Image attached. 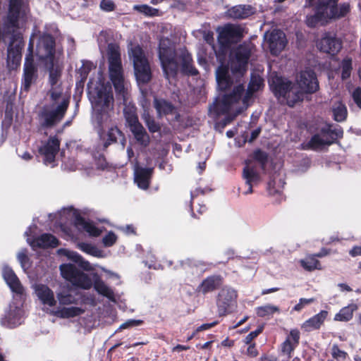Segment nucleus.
Listing matches in <instances>:
<instances>
[{
  "mask_svg": "<svg viewBox=\"0 0 361 361\" xmlns=\"http://www.w3.org/2000/svg\"><path fill=\"white\" fill-rule=\"evenodd\" d=\"M216 80L219 90L225 92L220 102L213 106L214 113H224L233 110L236 114H240L250 105V102L255 92L264 87V80L257 73L251 74L250 81L247 91L245 92L242 84H234L231 78L227 68L219 67L216 71Z\"/></svg>",
  "mask_w": 361,
  "mask_h": 361,
  "instance_id": "obj_1",
  "label": "nucleus"
},
{
  "mask_svg": "<svg viewBox=\"0 0 361 361\" xmlns=\"http://www.w3.org/2000/svg\"><path fill=\"white\" fill-rule=\"evenodd\" d=\"M27 13V9L22 0H10L8 13L4 23V32L12 35L7 55L8 66L11 68L19 65L21 59L24 44L20 30L25 25Z\"/></svg>",
  "mask_w": 361,
  "mask_h": 361,
  "instance_id": "obj_2",
  "label": "nucleus"
},
{
  "mask_svg": "<svg viewBox=\"0 0 361 361\" xmlns=\"http://www.w3.org/2000/svg\"><path fill=\"white\" fill-rule=\"evenodd\" d=\"M90 99L93 109V118L102 128L108 126L114 113V97L111 88L99 85L92 89L89 87Z\"/></svg>",
  "mask_w": 361,
  "mask_h": 361,
  "instance_id": "obj_3",
  "label": "nucleus"
},
{
  "mask_svg": "<svg viewBox=\"0 0 361 361\" xmlns=\"http://www.w3.org/2000/svg\"><path fill=\"white\" fill-rule=\"evenodd\" d=\"M59 269L62 277L73 286L88 290L94 285V289L99 294L106 297L111 301L115 300L112 289L102 281L97 275H95L96 278L94 283H92L91 278L87 274L82 272L72 264H61Z\"/></svg>",
  "mask_w": 361,
  "mask_h": 361,
  "instance_id": "obj_4",
  "label": "nucleus"
},
{
  "mask_svg": "<svg viewBox=\"0 0 361 361\" xmlns=\"http://www.w3.org/2000/svg\"><path fill=\"white\" fill-rule=\"evenodd\" d=\"M52 104L45 107L41 114L42 125L51 127L59 123L68 109L69 99L63 94L61 86H51L49 90Z\"/></svg>",
  "mask_w": 361,
  "mask_h": 361,
  "instance_id": "obj_5",
  "label": "nucleus"
},
{
  "mask_svg": "<svg viewBox=\"0 0 361 361\" xmlns=\"http://www.w3.org/2000/svg\"><path fill=\"white\" fill-rule=\"evenodd\" d=\"M255 49L250 42H245L234 49L230 56L229 66L234 73L244 74L247 69L249 59Z\"/></svg>",
  "mask_w": 361,
  "mask_h": 361,
  "instance_id": "obj_6",
  "label": "nucleus"
},
{
  "mask_svg": "<svg viewBox=\"0 0 361 361\" xmlns=\"http://www.w3.org/2000/svg\"><path fill=\"white\" fill-rule=\"evenodd\" d=\"M159 60L167 79L174 77L178 71V63L175 59V49L171 41L166 37L159 39Z\"/></svg>",
  "mask_w": 361,
  "mask_h": 361,
  "instance_id": "obj_7",
  "label": "nucleus"
},
{
  "mask_svg": "<svg viewBox=\"0 0 361 361\" xmlns=\"http://www.w3.org/2000/svg\"><path fill=\"white\" fill-rule=\"evenodd\" d=\"M129 56L133 60L135 74L138 82H149L151 79V70L142 49L139 46H135L129 51Z\"/></svg>",
  "mask_w": 361,
  "mask_h": 361,
  "instance_id": "obj_8",
  "label": "nucleus"
},
{
  "mask_svg": "<svg viewBox=\"0 0 361 361\" xmlns=\"http://www.w3.org/2000/svg\"><path fill=\"white\" fill-rule=\"evenodd\" d=\"M57 52H60L63 56L62 49L55 48V40L51 35L39 32L36 47V55L39 59L44 63L53 61Z\"/></svg>",
  "mask_w": 361,
  "mask_h": 361,
  "instance_id": "obj_9",
  "label": "nucleus"
},
{
  "mask_svg": "<svg viewBox=\"0 0 361 361\" xmlns=\"http://www.w3.org/2000/svg\"><path fill=\"white\" fill-rule=\"evenodd\" d=\"M343 130L341 128H333L331 126L324 128L320 133L314 135L310 140L309 146L314 149H319L324 145H330L338 139L343 137Z\"/></svg>",
  "mask_w": 361,
  "mask_h": 361,
  "instance_id": "obj_10",
  "label": "nucleus"
},
{
  "mask_svg": "<svg viewBox=\"0 0 361 361\" xmlns=\"http://www.w3.org/2000/svg\"><path fill=\"white\" fill-rule=\"evenodd\" d=\"M37 37L36 33L32 35L29 46L27 48L28 54L25 57V62L24 65V74L22 81L21 89L27 91L31 85L35 81L37 78V68L33 62V49L35 39Z\"/></svg>",
  "mask_w": 361,
  "mask_h": 361,
  "instance_id": "obj_11",
  "label": "nucleus"
},
{
  "mask_svg": "<svg viewBox=\"0 0 361 361\" xmlns=\"http://www.w3.org/2000/svg\"><path fill=\"white\" fill-rule=\"evenodd\" d=\"M109 79L114 86L117 100L123 104L130 99V85L124 78L123 71L109 73Z\"/></svg>",
  "mask_w": 361,
  "mask_h": 361,
  "instance_id": "obj_12",
  "label": "nucleus"
},
{
  "mask_svg": "<svg viewBox=\"0 0 361 361\" xmlns=\"http://www.w3.org/2000/svg\"><path fill=\"white\" fill-rule=\"evenodd\" d=\"M109 79L114 86L117 100L123 104L130 99V85L124 78L123 71L109 73Z\"/></svg>",
  "mask_w": 361,
  "mask_h": 361,
  "instance_id": "obj_13",
  "label": "nucleus"
},
{
  "mask_svg": "<svg viewBox=\"0 0 361 361\" xmlns=\"http://www.w3.org/2000/svg\"><path fill=\"white\" fill-rule=\"evenodd\" d=\"M236 298V291L231 288L226 287L220 290L216 301L220 316H224L231 311L235 305Z\"/></svg>",
  "mask_w": 361,
  "mask_h": 361,
  "instance_id": "obj_14",
  "label": "nucleus"
},
{
  "mask_svg": "<svg viewBox=\"0 0 361 361\" xmlns=\"http://www.w3.org/2000/svg\"><path fill=\"white\" fill-rule=\"evenodd\" d=\"M64 56L60 52L54 56L53 61L44 63L49 70V82L51 86H61V74L63 69Z\"/></svg>",
  "mask_w": 361,
  "mask_h": 361,
  "instance_id": "obj_15",
  "label": "nucleus"
},
{
  "mask_svg": "<svg viewBox=\"0 0 361 361\" xmlns=\"http://www.w3.org/2000/svg\"><path fill=\"white\" fill-rule=\"evenodd\" d=\"M243 37V30L240 26L227 25L219 33L218 40L224 47L240 41Z\"/></svg>",
  "mask_w": 361,
  "mask_h": 361,
  "instance_id": "obj_16",
  "label": "nucleus"
},
{
  "mask_svg": "<svg viewBox=\"0 0 361 361\" xmlns=\"http://www.w3.org/2000/svg\"><path fill=\"white\" fill-rule=\"evenodd\" d=\"M297 85L307 94L315 92L319 88V84L313 71L307 69L301 71L297 77Z\"/></svg>",
  "mask_w": 361,
  "mask_h": 361,
  "instance_id": "obj_17",
  "label": "nucleus"
},
{
  "mask_svg": "<svg viewBox=\"0 0 361 361\" xmlns=\"http://www.w3.org/2000/svg\"><path fill=\"white\" fill-rule=\"evenodd\" d=\"M264 37L273 55H278L286 45V35L279 30H274L271 32H266Z\"/></svg>",
  "mask_w": 361,
  "mask_h": 361,
  "instance_id": "obj_18",
  "label": "nucleus"
},
{
  "mask_svg": "<svg viewBox=\"0 0 361 361\" xmlns=\"http://www.w3.org/2000/svg\"><path fill=\"white\" fill-rule=\"evenodd\" d=\"M317 47L323 52L334 55L341 50L342 45L338 38L330 34H326L318 42Z\"/></svg>",
  "mask_w": 361,
  "mask_h": 361,
  "instance_id": "obj_19",
  "label": "nucleus"
},
{
  "mask_svg": "<svg viewBox=\"0 0 361 361\" xmlns=\"http://www.w3.org/2000/svg\"><path fill=\"white\" fill-rule=\"evenodd\" d=\"M60 142L55 137H51L48 142L39 149V152L44 157L46 164H51L59 150Z\"/></svg>",
  "mask_w": 361,
  "mask_h": 361,
  "instance_id": "obj_20",
  "label": "nucleus"
},
{
  "mask_svg": "<svg viewBox=\"0 0 361 361\" xmlns=\"http://www.w3.org/2000/svg\"><path fill=\"white\" fill-rule=\"evenodd\" d=\"M109 73L123 71L121 63L120 48L115 44L108 46Z\"/></svg>",
  "mask_w": 361,
  "mask_h": 361,
  "instance_id": "obj_21",
  "label": "nucleus"
},
{
  "mask_svg": "<svg viewBox=\"0 0 361 361\" xmlns=\"http://www.w3.org/2000/svg\"><path fill=\"white\" fill-rule=\"evenodd\" d=\"M35 293L40 302L49 307L55 305L56 301L53 291L46 285L37 283L33 286Z\"/></svg>",
  "mask_w": 361,
  "mask_h": 361,
  "instance_id": "obj_22",
  "label": "nucleus"
},
{
  "mask_svg": "<svg viewBox=\"0 0 361 361\" xmlns=\"http://www.w3.org/2000/svg\"><path fill=\"white\" fill-rule=\"evenodd\" d=\"M243 177L248 185V189L244 193L245 195L252 192V184L257 183L259 180V175L256 170V166L250 160L245 161V166L243 171Z\"/></svg>",
  "mask_w": 361,
  "mask_h": 361,
  "instance_id": "obj_23",
  "label": "nucleus"
},
{
  "mask_svg": "<svg viewBox=\"0 0 361 361\" xmlns=\"http://www.w3.org/2000/svg\"><path fill=\"white\" fill-rule=\"evenodd\" d=\"M292 85V82L288 79L276 75L272 76L270 80V87L275 96L279 99L283 97V95H286V92Z\"/></svg>",
  "mask_w": 361,
  "mask_h": 361,
  "instance_id": "obj_24",
  "label": "nucleus"
},
{
  "mask_svg": "<svg viewBox=\"0 0 361 361\" xmlns=\"http://www.w3.org/2000/svg\"><path fill=\"white\" fill-rule=\"evenodd\" d=\"M152 174V169L136 166L134 169V181L140 188L146 190L149 186Z\"/></svg>",
  "mask_w": 361,
  "mask_h": 361,
  "instance_id": "obj_25",
  "label": "nucleus"
},
{
  "mask_svg": "<svg viewBox=\"0 0 361 361\" xmlns=\"http://www.w3.org/2000/svg\"><path fill=\"white\" fill-rule=\"evenodd\" d=\"M3 277L8 286L13 292L18 295L24 294V288L21 285L19 279L14 274L13 271L9 267H4L3 269Z\"/></svg>",
  "mask_w": 361,
  "mask_h": 361,
  "instance_id": "obj_26",
  "label": "nucleus"
},
{
  "mask_svg": "<svg viewBox=\"0 0 361 361\" xmlns=\"http://www.w3.org/2000/svg\"><path fill=\"white\" fill-rule=\"evenodd\" d=\"M27 240L33 249L55 247L58 245V240L54 235L47 233L42 234L33 240L30 238Z\"/></svg>",
  "mask_w": 361,
  "mask_h": 361,
  "instance_id": "obj_27",
  "label": "nucleus"
},
{
  "mask_svg": "<svg viewBox=\"0 0 361 361\" xmlns=\"http://www.w3.org/2000/svg\"><path fill=\"white\" fill-rule=\"evenodd\" d=\"M222 99V97L221 98L216 99L212 104H211L209 107V114L211 117H212L214 119H216L219 116L228 114L226 117H225L222 121L219 122H216L215 125V128H217L219 127L224 128L228 123L231 122V121L238 114L235 112V111L231 109L228 110L224 113H214V108H213L214 106H215L216 104L220 102Z\"/></svg>",
  "mask_w": 361,
  "mask_h": 361,
  "instance_id": "obj_28",
  "label": "nucleus"
},
{
  "mask_svg": "<svg viewBox=\"0 0 361 361\" xmlns=\"http://www.w3.org/2000/svg\"><path fill=\"white\" fill-rule=\"evenodd\" d=\"M299 331L297 329L291 330L289 336L281 345V353L289 358L291 353L299 343Z\"/></svg>",
  "mask_w": 361,
  "mask_h": 361,
  "instance_id": "obj_29",
  "label": "nucleus"
},
{
  "mask_svg": "<svg viewBox=\"0 0 361 361\" xmlns=\"http://www.w3.org/2000/svg\"><path fill=\"white\" fill-rule=\"evenodd\" d=\"M222 283V279L220 276H211L205 279L198 286L197 290L202 294L212 292L217 289Z\"/></svg>",
  "mask_w": 361,
  "mask_h": 361,
  "instance_id": "obj_30",
  "label": "nucleus"
},
{
  "mask_svg": "<svg viewBox=\"0 0 361 361\" xmlns=\"http://www.w3.org/2000/svg\"><path fill=\"white\" fill-rule=\"evenodd\" d=\"M305 94L306 93L298 85H292L282 98L286 100L288 106H293L296 103L303 100Z\"/></svg>",
  "mask_w": 361,
  "mask_h": 361,
  "instance_id": "obj_31",
  "label": "nucleus"
},
{
  "mask_svg": "<svg viewBox=\"0 0 361 361\" xmlns=\"http://www.w3.org/2000/svg\"><path fill=\"white\" fill-rule=\"evenodd\" d=\"M328 315L327 311L322 310L317 314L307 320L302 325V328L305 331H311L318 329L324 323Z\"/></svg>",
  "mask_w": 361,
  "mask_h": 361,
  "instance_id": "obj_32",
  "label": "nucleus"
},
{
  "mask_svg": "<svg viewBox=\"0 0 361 361\" xmlns=\"http://www.w3.org/2000/svg\"><path fill=\"white\" fill-rule=\"evenodd\" d=\"M253 13V8L247 5L235 6L228 9L227 11L228 16L233 19H244Z\"/></svg>",
  "mask_w": 361,
  "mask_h": 361,
  "instance_id": "obj_33",
  "label": "nucleus"
},
{
  "mask_svg": "<svg viewBox=\"0 0 361 361\" xmlns=\"http://www.w3.org/2000/svg\"><path fill=\"white\" fill-rule=\"evenodd\" d=\"M338 0H318L317 7L328 20L334 18Z\"/></svg>",
  "mask_w": 361,
  "mask_h": 361,
  "instance_id": "obj_34",
  "label": "nucleus"
},
{
  "mask_svg": "<svg viewBox=\"0 0 361 361\" xmlns=\"http://www.w3.org/2000/svg\"><path fill=\"white\" fill-rule=\"evenodd\" d=\"M56 297L61 305H78V298L77 295L73 294L69 288L61 290L57 293Z\"/></svg>",
  "mask_w": 361,
  "mask_h": 361,
  "instance_id": "obj_35",
  "label": "nucleus"
},
{
  "mask_svg": "<svg viewBox=\"0 0 361 361\" xmlns=\"http://www.w3.org/2000/svg\"><path fill=\"white\" fill-rule=\"evenodd\" d=\"M75 225L80 231H85L92 236H98L101 231L92 223L86 221L80 216H77L75 220Z\"/></svg>",
  "mask_w": 361,
  "mask_h": 361,
  "instance_id": "obj_36",
  "label": "nucleus"
},
{
  "mask_svg": "<svg viewBox=\"0 0 361 361\" xmlns=\"http://www.w3.org/2000/svg\"><path fill=\"white\" fill-rule=\"evenodd\" d=\"M59 252L67 257L69 259L78 263L80 267L86 270V271H92L93 270L92 266L90 262L82 259L81 256L78 255L76 252L68 250H60Z\"/></svg>",
  "mask_w": 361,
  "mask_h": 361,
  "instance_id": "obj_37",
  "label": "nucleus"
},
{
  "mask_svg": "<svg viewBox=\"0 0 361 361\" xmlns=\"http://www.w3.org/2000/svg\"><path fill=\"white\" fill-rule=\"evenodd\" d=\"M107 138L104 142V147H107L113 142H116L118 140L121 142L122 147H124L126 138L122 132L116 127H111L106 134Z\"/></svg>",
  "mask_w": 361,
  "mask_h": 361,
  "instance_id": "obj_38",
  "label": "nucleus"
},
{
  "mask_svg": "<svg viewBox=\"0 0 361 361\" xmlns=\"http://www.w3.org/2000/svg\"><path fill=\"white\" fill-rule=\"evenodd\" d=\"M329 20L316 6L315 13L314 15L307 16L306 18V24L308 27H314L318 25H324L327 23Z\"/></svg>",
  "mask_w": 361,
  "mask_h": 361,
  "instance_id": "obj_39",
  "label": "nucleus"
},
{
  "mask_svg": "<svg viewBox=\"0 0 361 361\" xmlns=\"http://www.w3.org/2000/svg\"><path fill=\"white\" fill-rule=\"evenodd\" d=\"M85 310L80 307L69 306L60 308L57 312V316L62 318H70L79 316L84 313Z\"/></svg>",
  "mask_w": 361,
  "mask_h": 361,
  "instance_id": "obj_40",
  "label": "nucleus"
},
{
  "mask_svg": "<svg viewBox=\"0 0 361 361\" xmlns=\"http://www.w3.org/2000/svg\"><path fill=\"white\" fill-rule=\"evenodd\" d=\"M181 69L184 73L188 75H196L198 73L197 70L192 66V59L189 54L183 55Z\"/></svg>",
  "mask_w": 361,
  "mask_h": 361,
  "instance_id": "obj_41",
  "label": "nucleus"
},
{
  "mask_svg": "<svg viewBox=\"0 0 361 361\" xmlns=\"http://www.w3.org/2000/svg\"><path fill=\"white\" fill-rule=\"evenodd\" d=\"M357 309L356 305H352L342 308L338 313L335 315L334 319L339 322H348L350 320L353 315V312Z\"/></svg>",
  "mask_w": 361,
  "mask_h": 361,
  "instance_id": "obj_42",
  "label": "nucleus"
},
{
  "mask_svg": "<svg viewBox=\"0 0 361 361\" xmlns=\"http://www.w3.org/2000/svg\"><path fill=\"white\" fill-rule=\"evenodd\" d=\"M22 311L20 309L16 307L13 311H10L7 316V325L10 328L16 327L21 323Z\"/></svg>",
  "mask_w": 361,
  "mask_h": 361,
  "instance_id": "obj_43",
  "label": "nucleus"
},
{
  "mask_svg": "<svg viewBox=\"0 0 361 361\" xmlns=\"http://www.w3.org/2000/svg\"><path fill=\"white\" fill-rule=\"evenodd\" d=\"M123 104L125 105L123 114L128 125L137 121L138 118L136 114L135 106L132 105L129 101L128 103Z\"/></svg>",
  "mask_w": 361,
  "mask_h": 361,
  "instance_id": "obj_44",
  "label": "nucleus"
},
{
  "mask_svg": "<svg viewBox=\"0 0 361 361\" xmlns=\"http://www.w3.org/2000/svg\"><path fill=\"white\" fill-rule=\"evenodd\" d=\"M333 116L335 121L341 122L345 120L347 116V109L344 104L341 102L336 103L333 108Z\"/></svg>",
  "mask_w": 361,
  "mask_h": 361,
  "instance_id": "obj_45",
  "label": "nucleus"
},
{
  "mask_svg": "<svg viewBox=\"0 0 361 361\" xmlns=\"http://www.w3.org/2000/svg\"><path fill=\"white\" fill-rule=\"evenodd\" d=\"M78 247L82 251H83L84 252H85L88 255H92V256L97 257H104L102 251L92 244L81 243L78 245Z\"/></svg>",
  "mask_w": 361,
  "mask_h": 361,
  "instance_id": "obj_46",
  "label": "nucleus"
},
{
  "mask_svg": "<svg viewBox=\"0 0 361 361\" xmlns=\"http://www.w3.org/2000/svg\"><path fill=\"white\" fill-rule=\"evenodd\" d=\"M301 266L307 271H312L314 269L321 270L322 268L319 262L315 259L314 256L308 257L300 261Z\"/></svg>",
  "mask_w": 361,
  "mask_h": 361,
  "instance_id": "obj_47",
  "label": "nucleus"
},
{
  "mask_svg": "<svg viewBox=\"0 0 361 361\" xmlns=\"http://www.w3.org/2000/svg\"><path fill=\"white\" fill-rule=\"evenodd\" d=\"M133 9L147 17L156 16L158 11L147 4L134 5Z\"/></svg>",
  "mask_w": 361,
  "mask_h": 361,
  "instance_id": "obj_48",
  "label": "nucleus"
},
{
  "mask_svg": "<svg viewBox=\"0 0 361 361\" xmlns=\"http://www.w3.org/2000/svg\"><path fill=\"white\" fill-rule=\"evenodd\" d=\"M279 310L277 307L267 305L262 307H259L257 309V314L259 317H265L267 315L272 314L276 312H278Z\"/></svg>",
  "mask_w": 361,
  "mask_h": 361,
  "instance_id": "obj_49",
  "label": "nucleus"
},
{
  "mask_svg": "<svg viewBox=\"0 0 361 361\" xmlns=\"http://www.w3.org/2000/svg\"><path fill=\"white\" fill-rule=\"evenodd\" d=\"M350 11V4L344 3L341 4L338 7L336 6L335 15L333 19H339L347 15Z\"/></svg>",
  "mask_w": 361,
  "mask_h": 361,
  "instance_id": "obj_50",
  "label": "nucleus"
},
{
  "mask_svg": "<svg viewBox=\"0 0 361 361\" xmlns=\"http://www.w3.org/2000/svg\"><path fill=\"white\" fill-rule=\"evenodd\" d=\"M142 118L151 132L158 131V126L149 112L145 111Z\"/></svg>",
  "mask_w": 361,
  "mask_h": 361,
  "instance_id": "obj_51",
  "label": "nucleus"
},
{
  "mask_svg": "<svg viewBox=\"0 0 361 361\" xmlns=\"http://www.w3.org/2000/svg\"><path fill=\"white\" fill-rule=\"evenodd\" d=\"M342 74L341 77L343 80L348 78L350 75L352 69V61L349 59H345L342 61L341 63Z\"/></svg>",
  "mask_w": 361,
  "mask_h": 361,
  "instance_id": "obj_52",
  "label": "nucleus"
},
{
  "mask_svg": "<svg viewBox=\"0 0 361 361\" xmlns=\"http://www.w3.org/2000/svg\"><path fill=\"white\" fill-rule=\"evenodd\" d=\"M253 157L262 165V168L264 167L267 161V154L266 152L260 149H257L254 152Z\"/></svg>",
  "mask_w": 361,
  "mask_h": 361,
  "instance_id": "obj_53",
  "label": "nucleus"
},
{
  "mask_svg": "<svg viewBox=\"0 0 361 361\" xmlns=\"http://www.w3.org/2000/svg\"><path fill=\"white\" fill-rule=\"evenodd\" d=\"M174 111V106L169 102L166 101H159V114L161 112L164 114H172Z\"/></svg>",
  "mask_w": 361,
  "mask_h": 361,
  "instance_id": "obj_54",
  "label": "nucleus"
},
{
  "mask_svg": "<svg viewBox=\"0 0 361 361\" xmlns=\"http://www.w3.org/2000/svg\"><path fill=\"white\" fill-rule=\"evenodd\" d=\"M99 7L105 12H111L115 10L116 4L113 0H102Z\"/></svg>",
  "mask_w": 361,
  "mask_h": 361,
  "instance_id": "obj_55",
  "label": "nucleus"
},
{
  "mask_svg": "<svg viewBox=\"0 0 361 361\" xmlns=\"http://www.w3.org/2000/svg\"><path fill=\"white\" fill-rule=\"evenodd\" d=\"M135 138L142 145L147 146L149 142V137L144 129L142 132L135 135Z\"/></svg>",
  "mask_w": 361,
  "mask_h": 361,
  "instance_id": "obj_56",
  "label": "nucleus"
},
{
  "mask_svg": "<svg viewBox=\"0 0 361 361\" xmlns=\"http://www.w3.org/2000/svg\"><path fill=\"white\" fill-rule=\"evenodd\" d=\"M18 259L20 262L21 267L23 269H28L30 267L29 258L26 255L25 251H21L18 254Z\"/></svg>",
  "mask_w": 361,
  "mask_h": 361,
  "instance_id": "obj_57",
  "label": "nucleus"
},
{
  "mask_svg": "<svg viewBox=\"0 0 361 361\" xmlns=\"http://www.w3.org/2000/svg\"><path fill=\"white\" fill-rule=\"evenodd\" d=\"M116 235L113 232H109L103 238V243L106 247H110L116 243Z\"/></svg>",
  "mask_w": 361,
  "mask_h": 361,
  "instance_id": "obj_58",
  "label": "nucleus"
},
{
  "mask_svg": "<svg viewBox=\"0 0 361 361\" xmlns=\"http://www.w3.org/2000/svg\"><path fill=\"white\" fill-rule=\"evenodd\" d=\"M315 299L314 298L306 299V298H300L299 302L295 305L293 310L295 311L299 312L300 311L305 305H309L312 302H314Z\"/></svg>",
  "mask_w": 361,
  "mask_h": 361,
  "instance_id": "obj_59",
  "label": "nucleus"
},
{
  "mask_svg": "<svg viewBox=\"0 0 361 361\" xmlns=\"http://www.w3.org/2000/svg\"><path fill=\"white\" fill-rule=\"evenodd\" d=\"M332 356L335 359H345L347 353L338 348L337 345H334L332 347Z\"/></svg>",
  "mask_w": 361,
  "mask_h": 361,
  "instance_id": "obj_60",
  "label": "nucleus"
},
{
  "mask_svg": "<svg viewBox=\"0 0 361 361\" xmlns=\"http://www.w3.org/2000/svg\"><path fill=\"white\" fill-rule=\"evenodd\" d=\"M128 126L134 136L144 130L143 126L138 121L128 125Z\"/></svg>",
  "mask_w": 361,
  "mask_h": 361,
  "instance_id": "obj_61",
  "label": "nucleus"
},
{
  "mask_svg": "<svg viewBox=\"0 0 361 361\" xmlns=\"http://www.w3.org/2000/svg\"><path fill=\"white\" fill-rule=\"evenodd\" d=\"M352 97L356 104L361 109V88H356L353 92Z\"/></svg>",
  "mask_w": 361,
  "mask_h": 361,
  "instance_id": "obj_62",
  "label": "nucleus"
},
{
  "mask_svg": "<svg viewBox=\"0 0 361 361\" xmlns=\"http://www.w3.org/2000/svg\"><path fill=\"white\" fill-rule=\"evenodd\" d=\"M262 331V328L260 327L259 329H257V330L254 331H252L250 332L246 337H245V343L247 344H249L251 343V341L255 338H256Z\"/></svg>",
  "mask_w": 361,
  "mask_h": 361,
  "instance_id": "obj_63",
  "label": "nucleus"
},
{
  "mask_svg": "<svg viewBox=\"0 0 361 361\" xmlns=\"http://www.w3.org/2000/svg\"><path fill=\"white\" fill-rule=\"evenodd\" d=\"M141 323H142V321H140V320L130 319V320H128V321L126 322L125 323L122 324L120 326L119 329H127V328H129L131 326H137V325L140 324Z\"/></svg>",
  "mask_w": 361,
  "mask_h": 361,
  "instance_id": "obj_64",
  "label": "nucleus"
}]
</instances>
